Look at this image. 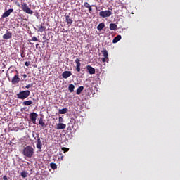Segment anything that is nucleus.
<instances>
[{
  "label": "nucleus",
  "instance_id": "obj_1",
  "mask_svg": "<svg viewBox=\"0 0 180 180\" xmlns=\"http://www.w3.org/2000/svg\"><path fill=\"white\" fill-rule=\"evenodd\" d=\"M22 154L27 158H32L34 154V149L30 146H26L22 150Z\"/></svg>",
  "mask_w": 180,
  "mask_h": 180
},
{
  "label": "nucleus",
  "instance_id": "obj_2",
  "mask_svg": "<svg viewBox=\"0 0 180 180\" xmlns=\"http://www.w3.org/2000/svg\"><path fill=\"white\" fill-rule=\"evenodd\" d=\"M30 96V91L29 90H24L17 94L18 99H22V100L26 99L27 98H29Z\"/></svg>",
  "mask_w": 180,
  "mask_h": 180
},
{
  "label": "nucleus",
  "instance_id": "obj_3",
  "mask_svg": "<svg viewBox=\"0 0 180 180\" xmlns=\"http://www.w3.org/2000/svg\"><path fill=\"white\" fill-rule=\"evenodd\" d=\"M22 9L23 12H25V13H28L29 15H33V11L29 8V6L26 3H23L22 4Z\"/></svg>",
  "mask_w": 180,
  "mask_h": 180
},
{
  "label": "nucleus",
  "instance_id": "obj_4",
  "mask_svg": "<svg viewBox=\"0 0 180 180\" xmlns=\"http://www.w3.org/2000/svg\"><path fill=\"white\" fill-rule=\"evenodd\" d=\"M37 137V148L41 151V148H43V143L41 142V139H40V134L39 133L36 134Z\"/></svg>",
  "mask_w": 180,
  "mask_h": 180
},
{
  "label": "nucleus",
  "instance_id": "obj_5",
  "mask_svg": "<svg viewBox=\"0 0 180 180\" xmlns=\"http://www.w3.org/2000/svg\"><path fill=\"white\" fill-rule=\"evenodd\" d=\"M99 15L101 18H109V16L112 15V11L109 10L102 11L99 13Z\"/></svg>",
  "mask_w": 180,
  "mask_h": 180
},
{
  "label": "nucleus",
  "instance_id": "obj_6",
  "mask_svg": "<svg viewBox=\"0 0 180 180\" xmlns=\"http://www.w3.org/2000/svg\"><path fill=\"white\" fill-rule=\"evenodd\" d=\"M37 116H39V115H37L36 112H31L30 114V119L34 124H36V120L37 119Z\"/></svg>",
  "mask_w": 180,
  "mask_h": 180
},
{
  "label": "nucleus",
  "instance_id": "obj_7",
  "mask_svg": "<svg viewBox=\"0 0 180 180\" xmlns=\"http://www.w3.org/2000/svg\"><path fill=\"white\" fill-rule=\"evenodd\" d=\"M75 63H76V71H77V72H81V60H79V58H76V60H75Z\"/></svg>",
  "mask_w": 180,
  "mask_h": 180
},
{
  "label": "nucleus",
  "instance_id": "obj_8",
  "mask_svg": "<svg viewBox=\"0 0 180 180\" xmlns=\"http://www.w3.org/2000/svg\"><path fill=\"white\" fill-rule=\"evenodd\" d=\"M20 82V78H19V76L18 75H14L11 81L12 84L13 85H16V84H19Z\"/></svg>",
  "mask_w": 180,
  "mask_h": 180
},
{
  "label": "nucleus",
  "instance_id": "obj_9",
  "mask_svg": "<svg viewBox=\"0 0 180 180\" xmlns=\"http://www.w3.org/2000/svg\"><path fill=\"white\" fill-rule=\"evenodd\" d=\"M71 75H72V73L71 72V71H67V70L63 72L62 74V77L65 79H67V78H69V77H71Z\"/></svg>",
  "mask_w": 180,
  "mask_h": 180
},
{
  "label": "nucleus",
  "instance_id": "obj_10",
  "mask_svg": "<svg viewBox=\"0 0 180 180\" xmlns=\"http://www.w3.org/2000/svg\"><path fill=\"white\" fill-rule=\"evenodd\" d=\"M66 127H67V125L61 122H59L58 124H56V130H63Z\"/></svg>",
  "mask_w": 180,
  "mask_h": 180
},
{
  "label": "nucleus",
  "instance_id": "obj_11",
  "mask_svg": "<svg viewBox=\"0 0 180 180\" xmlns=\"http://www.w3.org/2000/svg\"><path fill=\"white\" fill-rule=\"evenodd\" d=\"M12 12H13V8H10V9L7 10L2 15L1 18H8V16H9L11 15V13H12Z\"/></svg>",
  "mask_w": 180,
  "mask_h": 180
},
{
  "label": "nucleus",
  "instance_id": "obj_12",
  "mask_svg": "<svg viewBox=\"0 0 180 180\" xmlns=\"http://www.w3.org/2000/svg\"><path fill=\"white\" fill-rule=\"evenodd\" d=\"M12 38V33L8 32L3 35V39L4 40H9V39Z\"/></svg>",
  "mask_w": 180,
  "mask_h": 180
},
{
  "label": "nucleus",
  "instance_id": "obj_13",
  "mask_svg": "<svg viewBox=\"0 0 180 180\" xmlns=\"http://www.w3.org/2000/svg\"><path fill=\"white\" fill-rule=\"evenodd\" d=\"M86 68L89 74H91V75L95 74V68H94L92 66L87 65Z\"/></svg>",
  "mask_w": 180,
  "mask_h": 180
},
{
  "label": "nucleus",
  "instance_id": "obj_14",
  "mask_svg": "<svg viewBox=\"0 0 180 180\" xmlns=\"http://www.w3.org/2000/svg\"><path fill=\"white\" fill-rule=\"evenodd\" d=\"M22 105L24 106H30V105H33V101H32V100H29V101H25L22 103Z\"/></svg>",
  "mask_w": 180,
  "mask_h": 180
},
{
  "label": "nucleus",
  "instance_id": "obj_15",
  "mask_svg": "<svg viewBox=\"0 0 180 180\" xmlns=\"http://www.w3.org/2000/svg\"><path fill=\"white\" fill-rule=\"evenodd\" d=\"M120 40H122V35H117L112 40V43H117Z\"/></svg>",
  "mask_w": 180,
  "mask_h": 180
},
{
  "label": "nucleus",
  "instance_id": "obj_16",
  "mask_svg": "<svg viewBox=\"0 0 180 180\" xmlns=\"http://www.w3.org/2000/svg\"><path fill=\"white\" fill-rule=\"evenodd\" d=\"M110 30H117V25L115 23L110 24Z\"/></svg>",
  "mask_w": 180,
  "mask_h": 180
},
{
  "label": "nucleus",
  "instance_id": "obj_17",
  "mask_svg": "<svg viewBox=\"0 0 180 180\" xmlns=\"http://www.w3.org/2000/svg\"><path fill=\"white\" fill-rule=\"evenodd\" d=\"M65 20L68 25H72V20L70 18V15H65Z\"/></svg>",
  "mask_w": 180,
  "mask_h": 180
},
{
  "label": "nucleus",
  "instance_id": "obj_18",
  "mask_svg": "<svg viewBox=\"0 0 180 180\" xmlns=\"http://www.w3.org/2000/svg\"><path fill=\"white\" fill-rule=\"evenodd\" d=\"M38 27V32H40L41 33H43L44 30H46V27L43 25L37 26Z\"/></svg>",
  "mask_w": 180,
  "mask_h": 180
},
{
  "label": "nucleus",
  "instance_id": "obj_19",
  "mask_svg": "<svg viewBox=\"0 0 180 180\" xmlns=\"http://www.w3.org/2000/svg\"><path fill=\"white\" fill-rule=\"evenodd\" d=\"M105 27V23L101 22L100 23L98 26H97V30H99V32H101V30H102V29H103Z\"/></svg>",
  "mask_w": 180,
  "mask_h": 180
},
{
  "label": "nucleus",
  "instance_id": "obj_20",
  "mask_svg": "<svg viewBox=\"0 0 180 180\" xmlns=\"http://www.w3.org/2000/svg\"><path fill=\"white\" fill-rule=\"evenodd\" d=\"M102 54H103V57L105 58H109V53H108V51L106 49H104L101 51Z\"/></svg>",
  "mask_w": 180,
  "mask_h": 180
},
{
  "label": "nucleus",
  "instance_id": "obj_21",
  "mask_svg": "<svg viewBox=\"0 0 180 180\" xmlns=\"http://www.w3.org/2000/svg\"><path fill=\"white\" fill-rule=\"evenodd\" d=\"M68 111V108H63L59 110L60 115H65V113Z\"/></svg>",
  "mask_w": 180,
  "mask_h": 180
},
{
  "label": "nucleus",
  "instance_id": "obj_22",
  "mask_svg": "<svg viewBox=\"0 0 180 180\" xmlns=\"http://www.w3.org/2000/svg\"><path fill=\"white\" fill-rule=\"evenodd\" d=\"M82 91H84V86H81L79 88H77L76 94L77 95H79L81 94V92H82Z\"/></svg>",
  "mask_w": 180,
  "mask_h": 180
},
{
  "label": "nucleus",
  "instance_id": "obj_23",
  "mask_svg": "<svg viewBox=\"0 0 180 180\" xmlns=\"http://www.w3.org/2000/svg\"><path fill=\"white\" fill-rule=\"evenodd\" d=\"M39 124H40V126H41V127H46V123H44V121H43V118L39 119Z\"/></svg>",
  "mask_w": 180,
  "mask_h": 180
},
{
  "label": "nucleus",
  "instance_id": "obj_24",
  "mask_svg": "<svg viewBox=\"0 0 180 180\" xmlns=\"http://www.w3.org/2000/svg\"><path fill=\"white\" fill-rule=\"evenodd\" d=\"M75 88V86L74 84H70L68 86V89L70 92H72Z\"/></svg>",
  "mask_w": 180,
  "mask_h": 180
},
{
  "label": "nucleus",
  "instance_id": "obj_25",
  "mask_svg": "<svg viewBox=\"0 0 180 180\" xmlns=\"http://www.w3.org/2000/svg\"><path fill=\"white\" fill-rule=\"evenodd\" d=\"M50 167L52 169H57V165L56 163H51Z\"/></svg>",
  "mask_w": 180,
  "mask_h": 180
},
{
  "label": "nucleus",
  "instance_id": "obj_26",
  "mask_svg": "<svg viewBox=\"0 0 180 180\" xmlns=\"http://www.w3.org/2000/svg\"><path fill=\"white\" fill-rule=\"evenodd\" d=\"M21 176H22V178H27V172H21Z\"/></svg>",
  "mask_w": 180,
  "mask_h": 180
},
{
  "label": "nucleus",
  "instance_id": "obj_27",
  "mask_svg": "<svg viewBox=\"0 0 180 180\" xmlns=\"http://www.w3.org/2000/svg\"><path fill=\"white\" fill-rule=\"evenodd\" d=\"M103 63H109V58H102Z\"/></svg>",
  "mask_w": 180,
  "mask_h": 180
},
{
  "label": "nucleus",
  "instance_id": "obj_28",
  "mask_svg": "<svg viewBox=\"0 0 180 180\" xmlns=\"http://www.w3.org/2000/svg\"><path fill=\"white\" fill-rule=\"evenodd\" d=\"M92 6H95V8H96V9L98 8V6H96V5H91V6H90L89 7V8H87V9H89L90 13L92 11Z\"/></svg>",
  "mask_w": 180,
  "mask_h": 180
},
{
  "label": "nucleus",
  "instance_id": "obj_29",
  "mask_svg": "<svg viewBox=\"0 0 180 180\" xmlns=\"http://www.w3.org/2000/svg\"><path fill=\"white\" fill-rule=\"evenodd\" d=\"M84 6L85 8H89L91 6L89 5V3H88V2H84Z\"/></svg>",
  "mask_w": 180,
  "mask_h": 180
},
{
  "label": "nucleus",
  "instance_id": "obj_30",
  "mask_svg": "<svg viewBox=\"0 0 180 180\" xmlns=\"http://www.w3.org/2000/svg\"><path fill=\"white\" fill-rule=\"evenodd\" d=\"M26 89H29V88H33V84H30L25 86Z\"/></svg>",
  "mask_w": 180,
  "mask_h": 180
},
{
  "label": "nucleus",
  "instance_id": "obj_31",
  "mask_svg": "<svg viewBox=\"0 0 180 180\" xmlns=\"http://www.w3.org/2000/svg\"><path fill=\"white\" fill-rule=\"evenodd\" d=\"M37 40H39V39H37V37H32V41H37Z\"/></svg>",
  "mask_w": 180,
  "mask_h": 180
},
{
  "label": "nucleus",
  "instance_id": "obj_32",
  "mask_svg": "<svg viewBox=\"0 0 180 180\" xmlns=\"http://www.w3.org/2000/svg\"><path fill=\"white\" fill-rule=\"evenodd\" d=\"M59 123H63V122H64V119L62 118V117H59Z\"/></svg>",
  "mask_w": 180,
  "mask_h": 180
},
{
  "label": "nucleus",
  "instance_id": "obj_33",
  "mask_svg": "<svg viewBox=\"0 0 180 180\" xmlns=\"http://www.w3.org/2000/svg\"><path fill=\"white\" fill-rule=\"evenodd\" d=\"M25 65L26 67H29V65H30V61L25 62Z\"/></svg>",
  "mask_w": 180,
  "mask_h": 180
},
{
  "label": "nucleus",
  "instance_id": "obj_34",
  "mask_svg": "<svg viewBox=\"0 0 180 180\" xmlns=\"http://www.w3.org/2000/svg\"><path fill=\"white\" fill-rule=\"evenodd\" d=\"M62 150L64 151V153H67V151H68V150H70V149H68L67 148H63Z\"/></svg>",
  "mask_w": 180,
  "mask_h": 180
},
{
  "label": "nucleus",
  "instance_id": "obj_35",
  "mask_svg": "<svg viewBox=\"0 0 180 180\" xmlns=\"http://www.w3.org/2000/svg\"><path fill=\"white\" fill-rule=\"evenodd\" d=\"M36 134H34V132L32 133V137L34 139V140H36V139H37V137L36 136Z\"/></svg>",
  "mask_w": 180,
  "mask_h": 180
},
{
  "label": "nucleus",
  "instance_id": "obj_36",
  "mask_svg": "<svg viewBox=\"0 0 180 180\" xmlns=\"http://www.w3.org/2000/svg\"><path fill=\"white\" fill-rule=\"evenodd\" d=\"M4 86V82H2V80L0 79V88Z\"/></svg>",
  "mask_w": 180,
  "mask_h": 180
},
{
  "label": "nucleus",
  "instance_id": "obj_37",
  "mask_svg": "<svg viewBox=\"0 0 180 180\" xmlns=\"http://www.w3.org/2000/svg\"><path fill=\"white\" fill-rule=\"evenodd\" d=\"M4 180H8V176L6 175L3 176Z\"/></svg>",
  "mask_w": 180,
  "mask_h": 180
},
{
  "label": "nucleus",
  "instance_id": "obj_38",
  "mask_svg": "<svg viewBox=\"0 0 180 180\" xmlns=\"http://www.w3.org/2000/svg\"><path fill=\"white\" fill-rule=\"evenodd\" d=\"M22 77L24 79H26V78H27V75L26 74L22 75Z\"/></svg>",
  "mask_w": 180,
  "mask_h": 180
},
{
  "label": "nucleus",
  "instance_id": "obj_39",
  "mask_svg": "<svg viewBox=\"0 0 180 180\" xmlns=\"http://www.w3.org/2000/svg\"><path fill=\"white\" fill-rule=\"evenodd\" d=\"M63 158H64V156H61L60 158H58L59 161H63Z\"/></svg>",
  "mask_w": 180,
  "mask_h": 180
},
{
  "label": "nucleus",
  "instance_id": "obj_40",
  "mask_svg": "<svg viewBox=\"0 0 180 180\" xmlns=\"http://www.w3.org/2000/svg\"><path fill=\"white\" fill-rule=\"evenodd\" d=\"M38 46H39V44H36V47L37 48Z\"/></svg>",
  "mask_w": 180,
  "mask_h": 180
},
{
  "label": "nucleus",
  "instance_id": "obj_41",
  "mask_svg": "<svg viewBox=\"0 0 180 180\" xmlns=\"http://www.w3.org/2000/svg\"><path fill=\"white\" fill-rule=\"evenodd\" d=\"M21 57L23 58V57H25V56H23V55L21 54Z\"/></svg>",
  "mask_w": 180,
  "mask_h": 180
},
{
  "label": "nucleus",
  "instance_id": "obj_42",
  "mask_svg": "<svg viewBox=\"0 0 180 180\" xmlns=\"http://www.w3.org/2000/svg\"><path fill=\"white\" fill-rule=\"evenodd\" d=\"M30 44H32V42H30Z\"/></svg>",
  "mask_w": 180,
  "mask_h": 180
},
{
  "label": "nucleus",
  "instance_id": "obj_43",
  "mask_svg": "<svg viewBox=\"0 0 180 180\" xmlns=\"http://www.w3.org/2000/svg\"><path fill=\"white\" fill-rule=\"evenodd\" d=\"M0 63H1V60H0Z\"/></svg>",
  "mask_w": 180,
  "mask_h": 180
}]
</instances>
